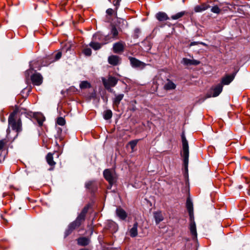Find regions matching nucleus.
Segmentation results:
<instances>
[{
  "instance_id": "1",
  "label": "nucleus",
  "mask_w": 250,
  "mask_h": 250,
  "mask_svg": "<svg viewBox=\"0 0 250 250\" xmlns=\"http://www.w3.org/2000/svg\"><path fill=\"white\" fill-rule=\"evenodd\" d=\"M20 112L19 108H15L14 111L11 112L8 117V128L10 130V127L15 132H14L15 134L17 135L22 131V123L20 117L19 116V112Z\"/></svg>"
},
{
  "instance_id": "2",
  "label": "nucleus",
  "mask_w": 250,
  "mask_h": 250,
  "mask_svg": "<svg viewBox=\"0 0 250 250\" xmlns=\"http://www.w3.org/2000/svg\"><path fill=\"white\" fill-rule=\"evenodd\" d=\"M102 35L100 33H96L94 34L93 37V41L89 43L90 46L93 49L97 50L101 48L103 44H106L110 41L109 37L107 36L105 37V41L103 43L101 44L96 42L97 41H103V40L102 39Z\"/></svg>"
},
{
  "instance_id": "3",
  "label": "nucleus",
  "mask_w": 250,
  "mask_h": 250,
  "mask_svg": "<svg viewBox=\"0 0 250 250\" xmlns=\"http://www.w3.org/2000/svg\"><path fill=\"white\" fill-rule=\"evenodd\" d=\"M182 156L183 157V162L185 167L188 169L189 157V149L188 141L187 140L184 134L182 136Z\"/></svg>"
},
{
  "instance_id": "4",
  "label": "nucleus",
  "mask_w": 250,
  "mask_h": 250,
  "mask_svg": "<svg viewBox=\"0 0 250 250\" xmlns=\"http://www.w3.org/2000/svg\"><path fill=\"white\" fill-rule=\"evenodd\" d=\"M102 80L105 88L111 92L113 91L111 88L114 87L118 81V79L111 76H109L107 79L102 78Z\"/></svg>"
},
{
  "instance_id": "5",
  "label": "nucleus",
  "mask_w": 250,
  "mask_h": 250,
  "mask_svg": "<svg viewBox=\"0 0 250 250\" xmlns=\"http://www.w3.org/2000/svg\"><path fill=\"white\" fill-rule=\"evenodd\" d=\"M7 135L5 139L0 140V150L7 151V144L9 142L13 141L17 137V135H12L11 134L10 130L8 129L6 130Z\"/></svg>"
},
{
  "instance_id": "6",
  "label": "nucleus",
  "mask_w": 250,
  "mask_h": 250,
  "mask_svg": "<svg viewBox=\"0 0 250 250\" xmlns=\"http://www.w3.org/2000/svg\"><path fill=\"white\" fill-rule=\"evenodd\" d=\"M103 174L104 178L111 186L116 182L117 176L114 170L106 169L104 170Z\"/></svg>"
},
{
  "instance_id": "7",
  "label": "nucleus",
  "mask_w": 250,
  "mask_h": 250,
  "mask_svg": "<svg viewBox=\"0 0 250 250\" xmlns=\"http://www.w3.org/2000/svg\"><path fill=\"white\" fill-rule=\"evenodd\" d=\"M131 66L133 67L143 69L146 65V64L142 62L135 58L130 57H129Z\"/></svg>"
},
{
  "instance_id": "8",
  "label": "nucleus",
  "mask_w": 250,
  "mask_h": 250,
  "mask_svg": "<svg viewBox=\"0 0 250 250\" xmlns=\"http://www.w3.org/2000/svg\"><path fill=\"white\" fill-rule=\"evenodd\" d=\"M223 90V85L222 84H218L214 87H212L211 89L212 91L213 92L212 94L208 93L207 95V97L208 98L213 97H215L218 96L222 91Z\"/></svg>"
},
{
  "instance_id": "9",
  "label": "nucleus",
  "mask_w": 250,
  "mask_h": 250,
  "mask_svg": "<svg viewBox=\"0 0 250 250\" xmlns=\"http://www.w3.org/2000/svg\"><path fill=\"white\" fill-rule=\"evenodd\" d=\"M31 80L34 85H40L42 83L43 78L40 73H36L31 76Z\"/></svg>"
},
{
  "instance_id": "10",
  "label": "nucleus",
  "mask_w": 250,
  "mask_h": 250,
  "mask_svg": "<svg viewBox=\"0 0 250 250\" xmlns=\"http://www.w3.org/2000/svg\"><path fill=\"white\" fill-rule=\"evenodd\" d=\"M125 43L122 42H119L114 44L113 51L115 53H119L124 50Z\"/></svg>"
},
{
  "instance_id": "11",
  "label": "nucleus",
  "mask_w": 250,
  "mask_h": 250,
  "mask_svg": "<svg viewBox=\"0 0 250 250\" xmlns=\"http://www.w3.org/2000/svg\"><path fill=\"white\" fill-rule=\"evenodd\" d=\"M186 207L188 212L190 220H192L194 217L193 207L192 202L189 198L187 200Z\"/></svg>"
},
{
  "instance_id": "12",
  "label": "nucleus",
  "mask_w": 250,
  "mask_h": 250,
  "mask_svg": "<svg viewBox=\"0 0 250 250\" xmlns=\"http://www.w3.org/2000/svg\"><path fill=\"white\" fill-rule=\"evenodd\" d=\"M88 208L89 207L88 206L84 207L76 219V220L79 222L81 225L85 220V215L87 213Z\"/></svg>"
},
{
  "instance_id": "13",
  "label": "nucleus",
  "mask_w": 250,
  "mask_h": 250,
  "mask_svg": "<svg viewBox=\"0 0 250 250\" xmlns=\"http://www.w3.org/2000/svg\"><path fill=\"white\" fill-rule=\"evenodd\" d=\"M80 223L76 220L71 223L69 225L68 229L65 232V236L70 234L74 229L80 227Z\"/></svg>"
},
{
  "instance_id": "14",
  "label": "nucleus",
  "mask_w": 250,
  "mask_h": 250,
  "mask_svg": "<svg viewBox=\"0 0 250 250\" xmlns=\"http://www.w3.org/2000/svg\"><path fill=\"white\" fill-rule=\"evenodd\" d=\"M120 57L116 55L110 56L108 58V63L113 66L118 65L120 63Z\"/></svg>"
},
{
  "instance_id": "15",
  "label": "nucleus",
  "mask_w": 250,
  "mask_h": 250,
  "mask_svg": "<svg viewBox=\"0 0 250 250\" xmlns=\"http://www.w3.org/2000/svg\"><path fill=\"white\" fill-rule=\"evenodd\" d=\"M189 229L191 235H192L193 239L197 238V233L196 231V227L195 223L194 221V218L190 220Z\"/></svg>"
},
{
  "instance_id": "16",
  "label": "nucleus",
  "mask_w": 250,
  "mask_h": 250,
  "mask_svg": "<svg viewBox=\"0 0 250 250\" xmlns=\"http://www.w3.org/2000/svg\"><path fill=\"white\" fill-rule=\"evenodd\" d=\"M235 73L231 75H227L222 79V84L228 85L234 79Z\"/></svg>"
},
{
  "instance_id": "17",
  "label": "nucleus",
  "mask_w": 250,
  "mask_h": 250,
  "mask_svg": "<svg viewBox=\"0 0 250 250\" xmlns=\"http://www.w3.org/2000/svg\"><path fill=\"white\" fill-rule=\"evenodd\" d=\"M210 7L209 5L207 3H203L200 5H196L194 7V11L196 13L202 12L207 10Z\"/></svg>"
},
{
  "instance_id": "18",
  "label": "nucleus",
  "mask_w": 250,
  "mask_h": 250,
  "mask_svg": "<svg viewBox=\"0 0 250 250\" xmlns=\"http://www.w3.org/2000/svg\"><path fill=\"white\" fill-rule=\"evenodd\" d=\"M182 62L186 65H197L200 63V62L194 59H189L187 58H183Z\"/></svg>"
},
{
  "instance_id": "19",
  "label": "nucleus",
  "mask_w": 250,
  "mask_h": 250,
  "mask_svg": "<svg viewBox=\"0 0 250 250\" xmlns=\"http://www.w3.org/2000/svg\"><path fill=\"white\" fill-rule=\"evenodd\" d=\"M153 217L157 225L159 224L164 220V216L160 211H157L153 212Z\"/></svg>"
},
{
  "instance_id": "20",
  "label": "nucleus",
  "mask_w": 250,
  "mask_h": 250,
  "mask_svg": "<svg viewBox=\"0 0 250 250\" xmlns=\"http://www.w3.org/2000/svg\"><path fill=\"white\" fill-rule=\"evenodd\" d=\"M129 233L131 237H135L138 234V223L135 222L132 228L129 230Z\"/></svg>"
},
{
  "instance_id": "21",
  "label": "nucleus",
  "mask_w": 250,
  "mask_h": 250,
  "mask_svg": "<svg viewBox=\"0 0 250 250\" xmlns=\"http://www.w3.org/2000/svg\"><path fill=\"white\" fill-rule=\"evenodd\" d=\"M157 19L159 21H164L170 19L166 13L159 12L156 15Z\"/></svg>"
},
{
  "instance_id": "22",
  "label": "nucleus",
  "mask_w": 250,
  "mask_h": 250,
  "mask_svg": "<svg viewBox=\"0 0 250 250\" xmlns=\"http://www.w3.org/2000/svg\"><path fill=\"white\" fill-rule=\"evenodd\" d=\"M116 214L122 220H125L127 216L125 211L121 208H117Z\"/></svg>"
},
{
  "instance_id": "23",
  "label": "nucleus",
  "mask_w": 250,
  "mask_h": 250,
  "mask_svg": "<svg viewBox=\"0 0 250 250\" xmlns=\"http://www.w3.org/2000/svg\"><path fill=\"white\" fill-rule=\"evenodd\" d=\"M46 160L48 164L54 167L56 165V162L53 160V154L48 153L46 156Z\"/></svg>"
},
{
  "instance_id": "24",
  "label": "nucleus",
  "mask_w": 250,
  "mask_h": 250,
  "mask_svg": "<svg viewBox=\"0 0 250 250\" xmlns=\"http://www.w3.org/2000/svg\"><path fill=\"white\" fill-rule=\"evenodd\" d=\"M187 14V12L185 11H181L174 15H172L170 19L173 20H177L182 18L184 15Z\"/></svg>"
},
{
  "instance_id": "25",
  "label": "nucleus",
  "mask_w": 250,
  "mask_h": 250,
  "mask_svg": "<svg viewBox=\"0 0 250 250\" xmlns=\"http://www.w3.org/2000/svg\"><path fill=\"white\" fill-rule=\"evenodd\" d=\"M89 242V239L86 237H81L78 239V244L81 246H84L87 245Z\"/></svg>"
},
{
  "instance_id": "26",
  "label": "nucleus",
  "mask_w": 250,
  "mask_h": 250,
  "mask_svg": "<svg viewBox=\"0 0 250 250\" xmlns=\"http://www.w3.org/2000/svg\"><path fill=\"white\" fill-rule=\"evenodd\" d=\"M176 88V85L171 81L167 80V82L164 85V89L167 90L174 89Z\"/></svg>"
},
{
  "instance_id": "27",
  "label": "nucleus",
  "mask_w": 250,
  "mask_h": 250,
  "mask_svg": "<svg viewBox=\"0 0 250 250\" xmlns=\"http://www.w3.org/2000/svg\"><path fill=\"white\" fill-rule=\"evenodd\" d=\"M124 97V95L123 94H120L118 95H115V97L113 100V104L118 106L120 104V102L122 100Z\"/></svg>"
},
{
  "instance_id": "28",
  "label": "nucleus",
  "mask_w": 250,
  "mask_h": 250,
  "mask_svg": "<svg viewBox=\"0 0 250 250\" xmlns=\"http://www.w3.org/2000/svg\"><path fill=\"white\" fill-rule=\"evenodd\" d=\"M62 56V53L60 52H58L55 55H52L49 58V63H52L55 61L59 60Z\"/></svg>"
},
{
  "instance_id": "29",
  "label": "nucleus",
  "mask_w": 250,
  "mask_h": 250,
  "mask_svg": "<svg viewBox=\"0 0 250 250\" xmlns=\"http://www.w3.org/2000/svg\"><path fill=\"white\" fill-rule=\"evenodd\" d=\"M91 86V84L88 81H82L80 84V87L81 89H86L90 88Z\"/></svg>"
},
{
  "instance_id": "30",
  "label": "nucleus",
  "mask_w": 250,
  "mask_h": 250,
  "mask_svg": "<svg viewBox=\"0 0 250 250\" xmlns=\"http://www.w3.org/2000/svg\"><path fill=\"white\" fill-rule=\"evenodd\" d=\"M36 118L39 126H42L43 123L45 120V117L42 114H39L37 115H36Z\"/></svg>"
},
{
  "instance_id": "31",
  "label": "nucleus",
  "mask_w": 250,
  "mask_h": 250,
  "mask_svg": "<svg viewBox=\"0 0 250 250\" xmlns=\"http://www.w3.org/2000/svg\"><path fill=\"white\" fill-rule=\"evenodd\" d=\"M110 34L112 35V37L113 38L117 39V36L118 35V31L115 26H113L112 27L110 31Z\"/></svg>"
},
{
  "instance_id": "32",
  "label": "nucleus",
  "mask_w": 250,
  "mask_h": 250,
  "mask_svg": "<svg viewBox=\"0 0 250 250\" xmlns=\"http://www.w3.org/2000/svg\"><path fill=\"white\" fill-rule=\"evenodd\" d=\"M112 116V112L110 110H106L104 113V117L105 120H109Z\"/></svg>"
},
{
  "instance_id": "33",
  "label": "nucleus",
  "mask_w": 250,
  "mask_h": 250,
  "mask_svg": "<svg viewBox=\"0 0 250 250\" xmlns=\"http://www.w3.org/2000/svg\"><path fill=\"white\" fill-rule=\"evenodd\" d=\"M7 151L0 150V163H2L5 160Z\"/></svg>"
},
{
  "instance_id": "34",
  "label": "nucleus",
  "mask_w": 250,
  "mask_h": 250,
  "mask_svg": "<svg viewBox=\"0 0 250 250\" xmlns=\"http://www.w3.org/2000/svg\"><path fill=\"white\" fill-rule=\"evenodd\" d=\"M211 11L215 14H219L221 12V9L217 5H215L211 8Z\"/></svg>"
},
{
  "instance_id": "35",
  "label": "nucleus",
  "mask_w": 250,
  "mask_h": 250,
  "mask_svg": "<svg viewBox=\"0 0 250 250\" xmlns=\"http://www.w3.org/2000/svg\"><path fill=\"white\" fill-rule=\"evenodd\" d=\"M57 123L60 125H64L65 124V121L62 117H59L57 120Z\"/></svg>"
},
{
  "instance_id": "36",
  "label": "nucleus",
  "mask_w": 250,
  "mask_h": 250,
  "mask_svg": "<svg viewBox=\"0 0 250 250\" xmlns=\"http://www.w3.org/2000/svg\"><path fill=\"white\" fill-rule=\"evenodd\" d=\"M83 53L86 56H90L91 55L92 51H91V50L90 48H85L83 50Z\"/></svg>"
},
{
  "instance_id": "37",
  "label": "nucleus",
  "mask_w": 250,
  "mask_h": 250,
  "mask_svg": "<svg viewBox=\"0 0 250 250\" xmlns=\"http://www.w3.org/2000/svg\"><path fill=\"white\" fill-rule=\"evenodd\" d=\"M137 143H138V140H133V141H130L129 143V145H130L132 149H133L136 146Z\"/></svg>"
},
{
  "instance_id": "38",
  "label": "nucleus",
  "mask_w": 250,
  "mask_h": 250,
  "mask_svg": "<svg viewBox=\"0 0 250 250\" xmlns=\"http://www.w3.org/2000/svg\"><path fill=\"white\" fill-rule=\"evenodd\" d=\"M106 13L108 15L111 16L114 14V11L111 8H108L106 10Z\"/></svg>"
},
{
  "instance_id": "39",
  "label": "nucleus",
  "mask_w": 250,
  "mask_h": 250,
  "mask_svg": "<svg viewBox=\"0 0 250 250\" xmlns=\"http://www.w3.org/2000/svg\"><path fill=\"white\" fill-rule=\"evenodd\" d=\"M198 44H203L204 45H205L206 44L205 43H203V42H191L190 43V46H193V45H197Z\"/></svg>"
},
{
  "instance_id": "40",
  "label": "nucleus",
  "mask_w": 250,
  "mask_h": 250,
  "mask_svg": "<svg viewBox=\"0 0 250 250\" xmlns=\"http://www.w3.org/2000/svg\"><path fill=\"white\" fill-rule=\"evenodd\" d=\"M16 108H19L20 109V112H19V114H20V112H21V113H22V112H21V109L20 107H16Z\"/></svg>"
},
{
  "instance_id": "41",
  "label": "nucleus",
  "mask_w": 250,
  "mask_h": 250,
  "mask_svg": "<svg viewBox=\"0 0 250 250\" xmlns=\"http://www.w3.org/2000/svg\"><path fill=\"white\" fill-rule=\"evenodd\" d=\"M89 183H87V184H86V187H88V186H89Z\"/></svg>"
},
{
  "instance_id": "42",
  "label": "nucleus",
  "mask_w": 250,
  "mask_h": 250,
  "mask_svg": "<svg viewBox=\"0 0 250 250\" xmlns=\"http://www.w3.org/2000/svg\"><path fill=\"white\" fill-rule=\"evenodd\" d=\"M29 71H30V70H27V71H26V73H28V72H29Z\"/></svg>"
}]
</instances>
